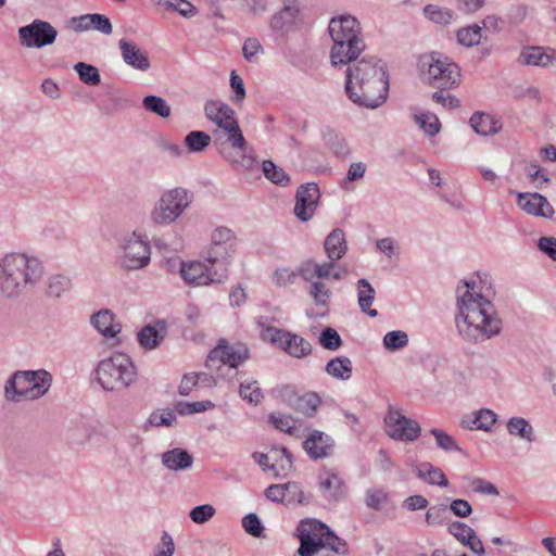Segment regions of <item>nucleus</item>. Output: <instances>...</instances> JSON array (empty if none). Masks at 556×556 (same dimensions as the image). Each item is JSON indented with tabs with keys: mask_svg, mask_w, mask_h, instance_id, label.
Wrapping results in <instances>:
<instances>
[{
	"mask_svg": "<svg viewBox=\"0 0 556 556\" xmlns=\"http://www.w3.org/2000/svg\"><path fill=\"white\" fill-rule=\"evenodd\" d=\"M91 325L105 338L116 337L122 325L116 320L114 313L109 308H102L90 317Z\"/></svg>",
	"mask_w": 556,
	"mask_h": 556,
	"instance_id": "21",
	"label": "nucleus"
},
{
	"mask_svg": "<svg viewBox=\"0 0 556 556\" xmlns=\"http://www.w3.org/2000/svg\"><path fill=\"white\" fill-rule=\"evenodd\" d=\"M325 371L338 380H349L352 376L353 365L349 357L338 356L326 364Z\"/></svg>",
	"mask_w": 556,
	"mask_h": 556,
	"instance_id": "34",
	"label": "nucleus"
},
{
	"mask_svg": "<svg viewBox=\"0 0 556 556\" xmlns=\"http://www.w3.org/2000/svg\"><path fill=\"white\" fill-rule=\"evenodd\" d=\"M417 477L429 484L439 485L441 488H446L448 485V480L445 477L442 469L439 467H434L430 463H422L416 467Z\"/></svg>",
	"mask_w": 556,
	"mask_h": 556,
	"instance_id": "33",
	"label": "nucleus"
},
{
	"mask_svg": "<svg viewBox=\"0 0 556 556\" xmlns=\"http://www.w3.org/2000/svg\"><path fill=\"white\" fill-rule=\"evenodd\" d=\"M346 65L344 89L349 99L369 109L383 104L388 97L389 79L379 61L374 56H363Z\"/></svg>",
	"mask_w": 556,
	"mask_h": 556,
	"instance_id": "2",
	"label": "nucleus"
},
{
	"mask_svg": "<svg viewBox=\"0 0 556 556\" xmlns=\"http://www.w3.org/2000/svg\"><path fill=\"white\" fill-rule=\"evenodd\" d=\"M71 289V279L66 276L54 275L49 278L47 294L50 298H61Z\"/></svg>",
	"mask_w": 556,
	"mask_h": 556,
	"instance_id": "44",
	"label": "nucleus"
},
{
	"mask_svg": "<svg viewBox=\"0 0 556 556\" xmlns=\"http://www.w3.org/2000/svg\"><path fill=\"white\" fill-rule=\"evenodd\" d=\"M415 119L420 128H422L429 136H434L440 131V121L433 113L427 112L415 115Z\"/></svg>",
	"mask_w": 556,
	"mask_h": 556,
	"instance_id": "50",
	"label": "nucleus"
},
{
	"mask_svg": "<svg viewBox=\"0 0 556 556\" xmlns=\"http://www.w3.org/2000/svg\"><path fill=\"white\" fill-rule=\"evenodd\" d=\"M242 527L247 533L254 538H261L263 535L264 527L258 516L254 513H250L243 517Z\"/></svg>",
	"mask_w": 556,
	"mask_h": 556,
	"instance_id": "58",
	"label": "nucleus"
},
{
	"mask_svg": "<svg viewBox=\"0 0 556 556\" xmlns=\"http://www.w3.org/2000/svg\"><path fill=\"white\" fill-rule=\"evenodd\" d=\"M242 51L247 61L255 62L256 56L263 52V47L258 39L248 38L243 43Z\"/></svg>",
	"mask_w": 556,
	"mask_h": 556,
	"instance_id": "62",
	"label": "nucleus"
},
{
	"mask_svg": "<svg viewBox=\"0 0 556 556\" xmlns=\"http://www.w3.org/2000/svg\"><path fill=\"white\" fill-rule=\"evenodd\" d=\"M235 252L236 244H211L206 251L205 262L230 264Z\"/></svg>",
	"mask_w": 556,
	"mask_h": 556,
	"instance_id": "35",
	"label": "nucleus"
},
{
	"mask_svg": "<svg viewBox=\"0 0 556 556\" xmlns=\"http://www.w3.org/2000/svg\"><path fill=\"white\" fill-rule=\"evenodd\" d=\"M320 198V191L315 182L301 185L295 194L294 214L302 220H309L317 207Z\"/></svg>",
	"mask_w": 556,
	"mask_h": 556,
	"instance_id": "15",
	"label": "nucleus"
},
{
	"mask_svg": "<svg viewBox=\"0 0 556 556\" xmlns=\"http://www.w3.org/2000/svg\"><path fill=\"white\" fill-rule=\"evenodd\" d=\"M193 201V193L186 188L175 187L164 191L155 202L150 218L157 226L175 223Z\"/></svg>",
	"mask_w": 556,
	"mask_h": 556,
	"instance_id": "9",
	"label": "nucleus"
},
{
	"mask_svg": "<svg viewBox=\"0 0 556 556\" xmlns=\"http://www.w3.org/2000/svg\"><path fill=\"white\" fill-rule=\"evenodd\" d=\"M17 371L5 382L4 395L8 401L21 402L28 400L26 387L23 386L22 378H16Z\"/></svg>",
	"mask_w": 556,
	"mask_h": 556,
	"instance_id": "37",
	"label": "nucleus"
},
{
	"mask_svg": "<svg viewBox=\"0 0 556 556\" xmlns=\"http://www.w3.org/2000/svg\"><path fill=\"white\" fill-rule=\"evenodd\" d=\"M42 267L36 257L8 253L0 260V295L17 299L41 278Z\"/></svg>",
	"mask_w": 556,
	"mask_h": 556,
	"instance_id": "3",
	"label": "nucleus"
},
{
	"mask_svg": "<svg viewBox=\"0 0 556 556\" xmlns=\"http://www.w3.org/2000/svg\"><path fill=\"white\" fill-rule=\"evenodd\" d=\"M175 421H176V415L170 409L164 410L163 413L153 412L148 418V422L152 427H161V426L172 427Z\"/></svg>",
	"mask_w": 556,
	"mask_h": 556,
	"instance_id": "61",
	"label": "nucleus"
},
{
	"mask_svg": "<svg viewBox=\"0 0 556 556\" xmlns=\"http://www.w3.org/2000/svg\"><path fill=\"white\" fill-rule=\"evenodd\" d=\"M162 464L168 470H186L192 466L193 457L186 450L176 447L162 454Z\"/></svg>",
	"mask_w": 556,
	"mask_h": 556,
	"instance_id": "29",
	"label": "nucleus"
},
{
	"mask_svg": "<svg viewBox=\"0 0 556 556\" xmlns=\"http://www.w3.org/2000/svg\"><path fill=\"white\" fill-rule=\"evenodd\" d=\"M356 287L359 309L370 317H377V309L371 308L376 295L374 287L365 278L359 279Z\"/></svg>",
	"mask_w": 556,
	"mask_h": 556,
	"instance_id": "31",
	"label": "nucleus"
},
{
	"mask_svg": "<svg viewBox=\"0 0 556 556\" xmlns=\"http://www.w3.org/2000/svg\"><path fill=\"white\" fill-rule=\"evenodd\" d=\"M324 249L328 260L339 261L340 258H342L348 251L344 231L340 228L333 229L326 237L324 241Z\"/></svg>",
	"mask_w": 556,
	"mask_h": 556,
	"instance_id": "28",
	"label": "nucleus"
},
{
	"mask_svg": "<svg viewBox=\"0 0 556 556\" xmlns=\"http://www.w3.org/2000/svg\"><path fill=\"white\" fill-rule=\"evenodd\" d=\"M430 433L434 437L437 446L445 452H460V447L457 442L448 433L443 430L433 428Z\"/></svg>",
	"mask_w": 556,
	"mask_h": 556,
	"instance_id": "53",
	"label": "nucleus"
},
{
	"mask_svg": "<svg viewBox=\"0 0 556 556\" xmlns=\"http://www.w3.org/2000/svg\"><path fill=\"white\" fill-rule=\"evenodd\" d=\"M212 137L204 131L193 130L185 137V144L190 152H202L211 143Z\"/></svg>",
	"mask_w": 556,
	"mask_h": 556,
	"instance_id": "39",
	"label": "nucleus"
},
{
	"mask_svg": "<svg viewBox=\"0 0 556 556\" xmlns=\"http://www.w3.org/2000/svg\"><path fill=\"white\" fill-rule=\"evenodd\" d=\"M118 48L123 61L130 67L147 72L150 70L151 64L148 53L142 50L135 41L122 38L118 41Z\"/></svg>",
	"mask_w": 556,
	"mask_h": 556,
	"instance_id": "19",
	"label": "nucleus"
},
{
	"mask_svg": "<svg viewBox=\"0 0 556 556\" xmlns=\"http://www.w3.org/2000/svg\"><path fill=\"white\" fill-rule=\"evenodd\" d=\"M74 70L78 74L79 79L86 85L97 86L101 81L99 70L91 64L78 62L74 65Z\"/></svg>",
	"mask_w": 556,
	"mask_h": 556,
	"instance_id": "41",
	"label": "nucleus"
},
{
	"mask_svg": "<svg viewBox=\"0 0 556 556\" xmlns=\"http://www.w3.org/2000/svg\"><path fill=\"white\" fill-rule=\"evenodd\" d=\"M320 402L316 393H306L296 399L295 409L307 417H312L315 415Z\"/></svg>",
	"mask_w": 556,
	"mask_h": 556,
	"instance_id": "42",
	"label": "nucleus"
},
{
	"mask_svg": "<svg viewBox=\"0 0 556 556\" xmlns=\"http://www.w3.org/2000/svg\"><path fill=\"white\" fill-rule=\"evenodd\" d=\"M517 203L528 214L544 218H552L554 208L547 199L540 193H519Z\"/></svg>",
	"mask_w": 556,
	"mask_h": 556,
	"instance_id": "20",
	"label": "nucleus"
},
{
	"mask_svg": "<svg viewBox=\"0 0 556 556\" xmlns=\"http://www.w3.org/2000/svg\"><path fill=\"white\" fill-rule=\"evenodd\" d=\"M257 325L263 329L262 337L279 346L288 355L304 358L312 353V344L303 337L288 330L267 325V318L261 316Z\"/></svg>",
	"mask_w": 556,
	"mask_h": 556,
	"instance_id": "11",
	"label": "nucleus"
},
{
	"mask_svg": "<svg viewBox=\"0 0 556 556\" xmlns=\"http://www.w3.org/2000/svg\"><path fill=\"white\" fill-rule=\"evenodd\" d=\"M448 532L460 543L465 544L472 539L475 530L460 521H453L448 525Z\"/></svg>",
	"mask_w": 556,
	"mask_h": 556,
	"instance_id": "57",
	"label": "nucleus"
},
{
	"mask_svg": "<svg viewBox=\"0 0 556 556\" xmlns=\"http://www.w3.org/2000/svg\"><path fill=\"white\" fill-rule=\"evenodd\" d=\"M556 58V51L542 47H528L520 54V62L527 65L547 67Z\"/></svg>",
	"mask_w": 556,
	"mask_h": 556,
	"instance_id": "26",
	"label": "nucleus"
},
{
	"mask_svg": "<svg viewBox=\"0 0 556 556\" xmlns=\"http://www.w3.org/2000/svg\"><path fill=\"white\" fill-rule=\"evenodd\" d=\"M96 379L104 390L118 391L127 389L137 380V370L130 357L115 354L98 364Z\"/></svg>",
	"mask_w": 556,
	"mask_h": 556,
	"instance_id": "8",
	"label": "nucleus"
},
{
	"mask_svg": "<svg viewBox=\"0 0 556 556\" xmlns=\"http://www.w3.org/2000/svg\"><path fill=\"white\" fill-rule=\"evenodd\" d=\"M325 141L337 155H344L348 152L344 138L332 130L325 134Z\"/></svg>",
	"mask_w": 556,
	"mask_h": 556,
	"instance_id": "60",
	"label": "nucleus"
},
{
	"mask_svg": "<svg viewBox=\"0 0 556 556\" xmlns=\"http://www.w3.org/2000/svg\"><path fill=\"white\" fill-rule=\"evenodd\" d=\"M475 415L478 430L491 431L497 421V415L489 408H481L475 412Z\"/></svg>",
	"mask_w": 556,
	"mask_h": 556,
	"instance_id": "56",
	"label": "nucleus"
},
{
	"mask_svg": "<svg viewBox=\"0 0 556 556\" xmlns=\"http://www.w3.org/2000/svg\"><path fill=\"white\" fill-rule=\"evenodd\" d=\"M300 556H314L320 548L327 547L337 554L348 553L346 542L337 536L330 528L317 520L302 521L298 527Z\"/></svg>",
	"mask_w": 556,
	"mask_h": 556,
	"instance_id": "6",
	"label": "nucleus"
},
{
	"mask_svg": "<svg viewBox=\"0 0 556 556\" xmlns=\"http://www.w3.org/2000/svg\"><path fill=\"white\" fill-rule=\"evenodd\" d=\"M457 40L460 45L466 47L478 45L481 40V27L478 25H471L460 28L457 31Z\"/></svg>",
	"mask_w": 556,
	"mask_h": 556,
	"instance_id": "47",
	"label": "nucleus"
},
{
	"mask_svg": "<svg viewBox=\"0 0 556 556\" xmlns=\"http://www.w3.org/2000/svg\"><path fill=\"white\" fill-rule=\"evenodd\" d=\"M151 261V245L140 232L126 236L119 244L118 265L126 270L146 268Z\"/></svg>",
	"mask_w": 556,
	"mask_h": 556,
	"instance_id": "10",
	"label": "nucleus"
},
{
	"mask_svg": "<svg viewBox=\"0 0 556 556\" xmlns=\"http://www.w3.org/2000/svg\"><path fill=\"white\" fill-rule=\"evenodd\" d=\"M271 473L275 478H286L294 469L291 453L286 447L270 450Z\"/></svg>",
	"mask_w": 556,
	"mask_h": 556,
	"instance_id": "25",
	"label": "nucleus"
},
{
	"mask_svg": "<svg viewBox=\"0 0 556 556\" xmlns=\"http://www.w3.org/2000/svg\"><path fill=\"white\" fill-rule=\"evenodd\" d=\"M239 393L243 400L251 404H258L263 399L257 381L242 382Z\"/></svg>",
	"mask_w": 556,
	"mask_h": 556,
	"instance_id": "54",
	"label": "nucleus"
},
{
	"mask_svg": "<svg viewBox=\"0 0 556 556\" xmlns=\"http://www.w3.org/2000/svg\"><path fill=\"white\" fill-rule=\"evenodd\" d=\"M333 439L327 433L314 430L303 442V448L312 459H324L332 455Z\"/></svg>",
	"mask_w": 556,
	"mask_h": 556,
	"instance_id": "18",
	"label": "nucleus"
},
{
	"mask_svg": "<svg viewBox=\"0 0 556 556\" xmlns=\"http://www.w3.org/2000/svg\"><path fill=\"white\" fill-rule=\"evenodd\" d=\"M417 66L420 79L431 87L452 88L460 81L458 65L439 53L419 56Z\"/></svg>",
	"mask_w": 556,
	"mask_h": 556,
	"instance_id": "7",
	"label": "nucleus"
},
{
	"mask_svg": "<svg viewBox=\"0 0 556 556\" xmlns=\"http://www.w3.org/2000/svg\"><path fill=\"white\" fill-rule=\"evenodd\" d=\"M343 480L334 473L320 481V490L329 501H339L343 496Z\"/></svg>",
	"mask_w": 556,
	"mask_h": 556,
	"instance_id": "36",
	"label": "nucleus"
},
{
	"mask_svg": "<svg viewBox=\"0 0 556 556\" xmlns=\"http://www.w3.org/2000/svg\"><path fill=\"white\" fill-rule=\"evenodd\" d=\"M455 324L459 336L473 344L483 343L502 333L503 319L484 293L481 280L469 279L458 283Z\"/></svg>",
	"mask_w": 556,
	"mask_h": 556,
	"instance_id": "1",
	"label": "nucleus"
},
{
	"mask_svg": "<svg viewBox=\"0 0 556 556\" xmlns=\"http://www.w3.org/2000/svg\"><path fill=\"white\" fill-rule=\"evenodd\" d=\"M166 336V323L157 320L155 325L144 326L137 334L139 344L146 350L156 349Z\"/></svg>",
	"mask_w": 556,
	"mask_h": 556,
	"instance_id": "24",
	"label": "nucleus"
},
{
	"mask_svg": "<svg viewBox=\"0 0 556 556\" xmlns=\"http://www.w3.org/2000/svg\"><path fill=\"white\" fill-rule=\"evenodd\" d=\"M180 275L189 286H208L212 283H224L225 271L213 273L214 278H208L207 265L202 262L181 263Z\"/></svg>",
	"mask_w": 556,
	"mask_h": 556,
	"instance_id": "16",
	"label": "nucleus"
},
{
	"mask_svg": "<svg viewBox=\"0 0 556 556\" xmlns=\"http://www.w3.org/2000/svg\"><path fill=\"white\" fill-rule=\"evenodd\" d=\"M366 505L375 510H381L389 504V495L383 490L369 489L366 492Z\"/></svg>",
	"mask_w": 556,
	"mask_h": 556,
	"instance_id": "52",
	"label": "nucleus"
},
{
	"mask_svg": "<svg viewBox=\"0 0 556 556\" xmlns=\"http://www.w3.org/2000/svg\"><path fill=\"white\" fill-rule=\"evenodd\" d=\"M288 489H296V482L271 484L265 490V496L271 502H282L287 497L286 490Z\"/></svg>",
	"mask_w": 556,
	"mask_h": 556,
	"instance_id": "59",
	"label": "nucleus"
},
{
	"mask_svg": "<svg viewBox=\"0 0 556 556\" xmlns=\"http://www.w3.org/2000/svg\"><path fill=\"white\" fill-rule=\"evenodd\" d=\"M469 123L475 132L481 136L495 135L502 128V125L497 119L489 114L480 112L472 114Z\"/></svg>",
	"mask_w": 556,
	"mask_h": 556,
	"instance_id": "32",
	"label": "nucleus"
},
{
	"mask_svg": "<svg viewBox=\"0 0 556 556\" xmlns=\"http://www.w3.org/2000/svg\"><path fill=\"white\" fill-rule=\"evenodd\" d=\"M337 260H328L324 263H317L308 260L301 264L298 274L303 280H321L330 278L331 270L336 268Z\"/></svg>",
	"mask_w": 556,
	"mask_h": 556,
	"instance_id": "22",
	"label": "nucleus"
},
{
	"mask_svg": "<svg viewBox=\"0 0 556 556\" xmlns=\"http://www.w3.org/2000/svg\"><path fill=\"white\" fill-rule=\"evenodd\" d=\"M507 432L527 443H533L536 440L535 431L532 425L523 417H511L506 422Z\"/></svg>",
	"mask_w": 556,
	"mask_h": 556,
	"instance_id": "30",
	"label": "nucleus"
},
{
	"mask_svg": "<svg viewBox=\"0 0 556 556\" xmlns=\"http://www.w3.org/2000/svg\"><path fill=\"white\" fill-rule=\"evenodd\" d=\"M216 509L211 504H203L193 507L190 513V519L198 525L207 522L215 515Z\"/></svg>",
	"mask_w": 556,
	"mask_h": 556,
	"instance_id": "55",
	"label": "nucleus"
},
{
	"mask_svg": "<svg viewBox=\"0 0 556 556\" xmlns=\"http://www.w3.org/2000/svg\"><path fill=\"white\" fill-rule=\"evenodd\" d=\"M299 8L295 0H285L283 7L270 20V27L277 31L288 30L293 24Z\"/></svg>",
	"mask_w": 556,
	"mask_h": 556,
	"instance_id": "27",
	"label": "nucleus"
},
{
	"mask_svg": "<svg viewBox=\"0 0 556 556\" xmlns=\"http://www.w3.org/2000/svg\"><path fill=\"white\" fill-rule=\"evenodd\" d=\"M308 282L307 292L313 300L316 308L321 312L315 313L314 315L325 316L328 312L329 304L332 298L331 289L323 280H305Z\"/></svg>",
	"mask_w": 556,
	"mask_h": 556,
	"instance_id": "23",
	"label": "nucleus"
},
{
	"mask_svg": "<svg viewBox=\"0 0 556 556\" xmlns=\"http://www.w3.org/2000/svg\"><path fill=\"white\" fill-rule=\"evenodd\" d=\"M383 344L389 351L404 349L408 344V336L402 330L389 331L383 337Z\"/></svg>",
	"mask_w": 556,
	"mask_h": 556,
	"instance_id": "46",
	"label": "nucleus"
},
{
	"mask_svg": "<svg viewBox=\"0 0 556 556\" xmlns=\"http://www.w3.org/2000/svg\"><path fill=\"white\" fill-rule=\"evenodd\" d=\"M142 105L147 111H150L163 118H166L170 115L172 109L168 103L161 97L157 96H147L142 100Z\"/></svg>",
	"mask_w": 556,
	"mask_h": 556,
	"instance_id": "40",
	"label": "nucleus"
},
{
	"mask_svg": "<svg viewBox=\"0 0 556 556\" xmlns=\"http://www.w3.org/2000/svg\"><path fill=\"white\" fill-rule=\"evenodd\" d=\"M319 344L326 350L337 351L342 345V339L336 329L326 327L319 336Z\"/></svg>",
	"mask_w": 556,
	"mask_h": 556,
	"instance_id": "49",
	"label": "nucleus"
},
{
	"mask_svg": "<svg viewBox=\"0 0 556 556\" xmlns=\"http://www.w3.org/2000/svg\"><path fill=\"white\" fill-rule=\"evenodd\" d=\"M204 114L217 128L213 131L216 144L228 142L233 149L245 150L247 141L236 118V112L225 102L210 100L204 105Z\"/></svg>",
	"mask_w": 556,
	"mask_h": 556,
	"instance_id": "5",
	"label": "nucleus"
},
{
	"mask_svg": "<svg viewBox=\"0 0 556 556\" xmlns=\"http://www.w3.org/2000/svg\"><path fill=\"white\" fill-rule=\"evenodd\" d=\"M328 30L333 41L330 50V63L333 67L345 66L365 51L362 26L355 16L342 14L332 17Z\"/></svg>",
	"mask_w": 556,
	"mask_h": 556,
	"instance_id": "4",
	"label": "nucleus"
},
{
	"mask_svg": "<svg viewBox=\"0 0 556 556\" xmlns=\"http://www.w3.org/2000/svg\"><path fill=\"white\" fill-rule=\"evenodd\" d=\"M386 433L397 441H415L421 432L416 420L405 417L400 410L390 408L384 417Z\"/></svg>",
	"mask_w": 556,
	"mask_h": 556,
	"instance_id": "14",
	"label": "nucleus"
},
{
	"mask_svg": "<svg viewBox=\"0 0 556 556\" xmlns=\"http://www.w3.org/2000/svg\"><path fill=\"white\" fill-rule=\"evenodd\" d=\"M16 378H22L23 386L27 390L28 400L42 397L52 384V375L46 369L18 370Z\"/></svg>",
	"mask_w": 556,
	"mask_h": 556,
	"instance_id": "17",
	"label": "nucleus"
},
{
	"mask_svg": "<svg viewBox=\"0 0 556 556\" xmlns=\"http://www.w3.org/2000/svg\"><path fill=\"white\" fill-rule=\"evenodd\" d=\"M424 14L429 21L438 25L451 24L455 16L454 11L438 4H427L424 8Z\"/></svg>",
	"mask_w": 556,
	"mask_h": 556,
	"instance_id": "38",
	"label": "nucleus"
},
{
	"mask_svg": "<svg viewBox=\"0 0 556 556\" xmlns=\"http://www.w3.org/2000/svg\"><path fill=\"white\" fill-rule=\"evenodd\" d=\"M91 29L98 30L104 35H111L113 31L112 23L103 14L93 13L90 16Z\"/></svg>",
	"mask_w": 556,
	"mask_h": 556,
	"instance_id": "63",
	"label": "nucleus"
},
{
	"mask_svg": "<svg viewBox=\"0 0 556 556\" xmlns=\"http://www.w3.org/2000/svg\"><path fill=\"white\" fill-rule=\"evenodd\" d=\"M20 43L28 49H41L54 43L56 28L47 21L34 20L30 24L18 28Z\"/></svg>",
	"mask_w": 556,
	"mask_h": 556,
	"instance_id": "13",
	"label": "nucleus"
},
{
	"mask_svg": "<svg viewBox=\"0 0 556 556\" xmlns=\"http://www.w3.org/2000/svg\"><path fill=\"white\" fill-rule=\"evenodd\" d=\"M263 173L267 179L276 185L287 186L290 181L288 174L282 168L277 167L270 160L263 162Z\"/></svg>",
	"mask_w": 556,
	"mask_h": 556,
	"instance_id": "45",
	"label": "nucleus"
},
{
	"mask_svg": "<svg viewBox=\"0 0 556 556\" xmlns=\"http://www.w3.org/2000/svg\"><path fill=\"white\" fill-rule=\"evenodd\" d=\"M538 248L541 252L556 262V238L555 237H541L538 242Z\"/></svg>",
	"mask_w": 556,
	"mask_h": 556,
	"instance_id": "64",
	"label": "nucleus"
},
{
	"mask_svg": "<svg viewBox=\"0 0 556 556\" xmlns=\"http://www.w3.org/2000/svg\"><path fill=\"white\" fill-rule=\"evenodd\" d=\"M269 420L276 429L299 437L300 430L295 425L296 420L292 416L273 413L269 415Z\"/></svg>",
	"mask_w": 556,
	"mask_h": 556,
	"instance_id": "43",
	"label": "nucleus"
},
{
	"mask_svg": "<svg viewBox=\"0 0 556 556\" xmlns=\"http://www.w3.org/2000/svg\"><path fill=\"white\" fill-rule=\"evenodd\" d=\"M249 358V350L243 344H229L225 340H220L218 345L214 348L205 362V366L216 371L218 377H224V369L232 371L237 369Z\"/></svg>",
	"mask_w": 556,
	"mask_h": 556,
	"instance_id": "12",
	"label": "nucleus"
},
{
	"mask_svg": "<svg viewBox=\"0 0 556 556\" xmlns=\"http://www.w3.org/2000/svg\"><path fill=\"white\" fill-rule=\"evenodd\" d=\"M215 405L213 402L206 400V401H199V402H177L175 405L176 410L180 415H190L194 413H202L208 409L214 408Z\"/></svg>",
	"mask_w": 556,
	"mask_h": 556,
	"instance_id": "48",
	"label": "nucleus"
},
{
	"mask_svg": "<svg viewBox=\"0 0 556 556\" xmlns=\"http://www.w3.org/2000/svg\"><path fill=\"white\" fill-rule=\"evenodd\" d=\"M448 508L445 504L431 506L426 513V522L429 526H442L446 523Z\"/></svg>",
	"mask_w": 556,
	"mask_h": 556,
	"instance_id": "51",
	"label": "nucleus"
}]
</instances>
